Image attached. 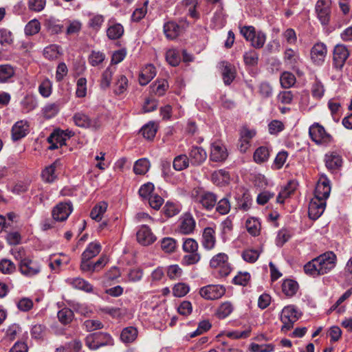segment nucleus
Listing matches in <instances>:
<instances>
[{"mask_svg":"<svg viewBox=\"0 0 352 352\" xmlns=\"http://www.w3.org/2000/svg\"><path fill=\"white\" fill-rule=\"evenodd\" d=\"M336 263V254L333 252H327L305 264L304 271L307 274L313 276L323 275L333 269Z\"/></svg>","mask_w":352,"mask_h":352,"instance_id":"1","label":"nucleus"},{"mask_svg":"<svg viewBox=\"0 0 352 352\" xmlns=\"http://www.w3.org/2000/svg\"><path fill=\"white\" fill-rule=\"evenodd\" d=\"M85 344L89 349L94 351L104 346H112L113 340L107 333L97 332L86 337Z\"/></svg>","mask_w":352,"mask_h":352,"instance_id":"2","label":"nucleus"},{"mask_svg":"<svg viewBox=\"0 0 352 352\" xmlns=\"http://www.w3.org/2000/svg\"><path fill=\"white\" fill-rule=\"evenodd\" d=\"M240 33L246 41H250L251 45L256 49L263 47L265 43L266 34L261 31L256 32L255 28L252 25L241 28Z\"/></svg>","mask_w":352,"mask_h":352,"instance_id":"3","label":"nucleus"},{"mask_svg":"<svg viewBox=\"0 0 352 352\" xmlns=\"http://www.w3.org/2000/svg\"><path fill=\"white\" fill-rule=\"evenodd\" d=\"M73 121L74 124L81 128L90 129L96 131L102 126V122L98 116L90 118L82 111H78L74 114Z\"/></svg>","mask_w":352,"mask_h":352,"instance_id":"4","label":"nucleus"},{"mask_svg":"<svg viewBox=\"0 0 352 352\" xmlns=\"http://www.w3.org/2000/svg\"><path fill=\"white\" fill-rule=\"evenodd\" d=\"M189 26V22L186 18L179 19V23L169 21L164 24L163 31L165 36L170 40L177 38L180 34Z\"/></svg>","mask_w":352,"mask_h":352,"instance_id":"5","label":"nucleus"},{"mask_svg":"<svg viewBox=\"0 0 352 352\" xmlns=\"http://www.w3.org/2000/svg\"><path fill=\"white\" fill-rule=\"evenodd\" d=\"M300 316L296 309L292 306L289 305L285 307L280 314V320L283 323L281 327V331L286 333L294 327V323L299 319Z\"/></svg>","mask_w":352,"mask_h":352,"instance_id":"6","label":"nucleus"},{"mask_svg":"<svg viewBox=\"0 0 352 352\" xmlns=\"http://www.w3.org/2000/svg\"><path fill=\"white\" fill-rule=\"evenodd\" d=\"M315 10L321 25L327 26L331 17V0H318Z\"/></svg>","mask_w":352,"mask_h":352,"instance_id":"7","label":"nucleus"},{"mask_svg":"<svg viewBox=\"0 0 352 352\" xmlns=\"http://www.w3.org/2000/svg\"><path fill=\"white\" fill-rule=\"evenodd\" d=\"M309 133L311 139L317 144L327 146L332 142V137L327 133L324 128L318 123L309 127Z\"/></svg>","mask_w":352,"mask_h":352,"instance_id":"8","label":"nucleus"},{"mask_svg":"<svg viewBox=\"0 0 352 352\" xmlns=\"http://www.w3.org/2000/svg\"><path fill=\"white\" fill-rule=\"evenodd\" d=\"M193 197L195 201L200 204L207 210L213 209L217 199V197L214 193L202 190H195L193 193Z\"/></svg>","mask_w":352,"mask_h":352,"instance_id":"9","label":"nucleus"},{"mask_svg":"<svg viewBox=\"0 0 352 352\" xmlns=\"http://www.w3.org/2000/svg\"><path fill=\"white\" fill-rule=\"evenodd\" d=\"M226 288L221 285H208L199 289V295L207 300H215L226 294Z\"/></svg>","mask_w":352,"mask_h":352,"instance_id":"10","label":"nucleus"},{"mask_svg":"<svg viewBox=\"0 0 352 352\" xmlns=\"http://www.w3.org/2000/svg\"><path fill=\"white\" fill-rule=\"evenodd\" d=\"M19 270L21 273L27 277H33L40 273V263L30 258H20Z\"/></svg>","mask_w":352,"mask_h":352,"instance_id":"11","label":"nucleus"},{"mask_svg":"<svg viewBox=\"0 0 352 352\" xmlns=\"http://www.w3.org/2000/svg\"><path fill=\"white\" fill-rule=\"evenodd\" d=\"M212 268H219V274L221 276H228L231 269L228 263V256L225 253H219L214 255L210 261Z\"/></svg>","mask_w":352,"mask_h":352,"instance_id":"12","label":"nucleus"},{"mask_svg":"<svg viewBox=\"0 0 352 352\" xmlns=\"http://www.w3.org/2000/svg\"><path fill=\"white\" fill-rule=\"evenodd\" d=\"M349 56V52L344 45H336L333 52V65L337 69H341Z\"/></svg>","mask_w":352,"mask_h":352,"instance_id":"13","label":"nucleus"},{"mask_svg":"<svg viewBox=\"0 0 352 352\" xmlns=\"http://www.w3.org/2000/svg\"><path fill=\"white\" fill-rule=\"evenodd\" d=\"M327 54V48L324 43L318 42L311 49V59L316 65H321L324 62Z\"/></svg>","mask_w":352,"mask_h":352,"instance_id":"14","label":"nucleus"},{"mask_svg":"<svg viewBox=\"0 0 352 352\" xmlns=\"http://www.w3.org/2000/svg\"><path fill=\"white\" fill-rule=\"evenodd\" d=\"M72 212L70 202H60L52 210L53 219L56 221H65Z\"/></svg>","mask_w":352,"mask_h":352,"instance_id":"15","label":"nucleus"},{"mask_svg":"<svg viewBox=\"0 0 352 352\" xmlns=\"http://www.w3.org/2000/svg\"><path fill=\"white\" fill-rule=\"evenodd\" d=\"M326 207V201L314 197L309 205L308 214L310 219H318L324 212Z\"/></svg>","mask_w":352,"mask_h":352,"instance_id":"16","label":"nucleus"},{"mask_svg":"<svg viewBox=\"0 0 352 352\" xmlns=\"http://www.w3.org/2000/svg\"><path fill=\"white\" fill-rule=\"evenodd\" d=\"M195 225L196 223L192 216L189 213H186L179 219L177 232L182 234H190L194 231Z\"/></svg>","mask_w":352,"mask_h":352,"instance_id":"17","label":"nucleus"},{"mask_svg":"<svg viewBox=\"0 0 352 352\" xmlns=\"http://www.w3.org/2000/svg\"><path fill=\"white\" fill-rule=\"evenodd\" d=\"M136 237L138 242L144 246L153 243L156 240V237L150 228L146 225H143L139 228Z\"/></svg>","mask_w":352,"mask_h":352,"instance_id":"18","label":"nucleus"},{"mask_svg":"<svg viewBox=\"0 0 352 352\" xmlns=\"http://www.w3.org/2000/svg\"><path fill=\"white\" fill-rule=\"evenodd\" d=\"M330 192V181L325 177H321L316 186L314 197L326 201Z\"/></svg>","mask_w":352,"mask_h":352,"instance_id":"19","label":"nucleus"},{"mask_svg":"<svg viewBox=\"0 0 352 352\" xmlns=\"http://www.w3.org/2000/svg\"><path fill=\"white\" fill-rule=\"evenodd\" d=\"M215 230L211 227L205 228L203 230L201 243L206 250L214 249L216 245Z\"/></svg>","mask_w":352,"mask_h":352,"instance_id":"20","label":"nucleus"},{"mask_svg":"<svg viewBox=\"0 0 352 352\" xmlns=\"http://www.w3.org/2000/svg\"><path fill=\"white\" fill-rule=\"evenodd\" d=\"M228 151L226 146L220 142H215L212 144L210 160L214 162H223L228 157Z\"/></svg>","mask_w":352,"mask_h":352,"instance_id":"21","label":"nucleus"},{"mask_svg":"<svg viewBox=\"0 0 352 352\" xmlns=\"http://www.w3.org/2000/svg\"><path fill=\"white\" fill-rule=\"evenodd\" d=\"M188 159L193 166L201 165L207 158V153L204 149L197 146L191 147L188 153Z\"/></svg>","mask_w":352,"mask_h":352,"instance_id":"22","label":"nucleus"},{"mask_svg":"<svg viewBox=\"0 0 352 352\" xmlns=\"http://www.w3.org/2000/svg\"><path fill=\"white\" fill-rule=\"evenodd\" d=\"M326 167L331 171H335L342 166V157L336 152L327 153L324 156Z\"/></svg>","mask_w":352,"mask_h":352,"instance_id":"23","label":"nucleus"},{"mask_svg":"<svg viewBox=\"0 0 352 352\" xmlns=\"http://www.w3.org/2000/svg\"><path fill=\"white\" fill-rule=\"evenodd\" d=\"M29 125L27 121L20 120L16 122L12 128V139L14 141L24 138L28 133Z\"/></svg>","mask_w":352,"mask_h":352,"instance_id":"24","label":"nucleus"},{"mask_svg":"<svg viewBox=\"0 0 352 352\" xmlns=\"http://www.w3.org/2000/svg\"><path fill=\"white\" fill-rule=\"evenodd\" d=\"M156 75V69L152 64L146 65L140 72L139 82L141 86L147 85Z\"/></svg>","mask_w":352,"mask_h":352,"instance_id":"25","label":"nucleus"},{"mask_svg":"<svg viewBox=\"0 0 352 352\" xmlns=\"http://www.w3.org/2000/svg\"><path fill=\"white\" fill-rule=\"evenodd\" d=\"M43 26L51 34H59L63 28V25L60 23V21L52 16L45 19Z\"/></svg>","mask_w":352,"mask_h":352,"instance_id":"26","label":"nucleus"},{"mask_svg":"<svg viewBox=\"0 0 352 352\" xmlns=\"http://www.w3.org/2000/svg\"><path fill=\"white\" fill-rule=\"evenodd\" d=\"M124 27L119 23L109 25L107 29V36L110 40H117L120 38L124 34Z\"/></svg>","mask_w":352,"mask_h":352,"instance_id":"27","label":"nucleus"},{"mask_svg":"<svg viewBox=\"0 0 352 352\" xmlns=\"http://www.w3.org/2000/svg\"><path fill=\"white\" fill-rule=\"evenodd\" d=\"M101 251V245L98 242L90 243L81 255V259L91 260Z\"/></svg>","mask_w":352,"mask_h":352,"instance_id":"28","label":"nucleus"},{"mask_svg":"<svg viewBox=\"0 0 352 352\" xmlns=\"http://www.w3.org/2000/svg\"><path fill=\"white\" fill-rule=\"evenodd\" d=\"M60 164L58 160H56L49 166L46 167L42 172L43 179L47 182L52 183L56 179V175L55 173L57 166Z\"/></svg>","mask_w":352,"mask_h":352,"instance_id":"29","label":"nucleus"},{"mask_svg":"<svg viewBox=\"0 0 352 352\" xmlns=\"http://www.w3.org/2000/svg\"><path fill=\"white\" fill-rule=\"evenodd\" d=\"M212 181L217 185H226L230 182V175L228 171L221 169L212 174Z\"/></svg>","mask_w":352,"mask_h":352,"instance_id":"30","label":"nucleus"},{"mask_svg":"<svg viewBox=\"0 0 352 352\" xmlns=\"http://www.w3.org/2000/svg\"><path fill=\"white\" fill-rule=\"evenodd\" d=\"M13 33L6 28H0V45L2 47H8L14 43Z\"/></svg>","mask_w":352,"mask_h":352,"instance_id":"31","label":"nucleus"},{"mask_svg":"<svg viewBox=\"0 0 352 352\" xmlns=\"http://www.w3.org/2000/svg\"><path fill=\"white\" fill-rule=\"evenodd\" d=\"M230 195H226L216 203V211L221 215L229 213L231 209Z\"/></svg>","mask_w":352,"mask_h":352,"instance_id":"32","label":"nucleus"},{"mask_svg":"<svg viewBox=\"0 0 352 352\" xmlns=\"http://www.w3.org/2000/svg\"><path fill=\"white\" fill-rule=\"evenodd\" d=\"M89 16L88 27L96 32H98L104 22V16L99 14H89Z\"/></svg>","mask_w":352,"mask_h":352,"instance_id":"33","label":"nucleus"},{"mask_svg":"<svg viewBox=\"0 0 352 352\" xmlns=\"http://www.w3.org/2000/svg\"><path fill=\"white\" fill-rule=\"evenodd\" d=\"M138 330L133 327L124 328L120 334V339L124 343L133 342L138 336Z\"/></svg>","mask_w":352,"mask_h":352,"instance_id":"34","label":"nucleus"},{"mask_svg":"<svg viewBox=\"0 0 352 352\" xmlns=\"http://www.w3.org/2000/svg\"><path fill=\"white\" fill-rule=\"evenodd\" d=\"M67 282L76 289L86 292H91L92 290L91 285L81 278H68Z\"/></svg>","mask_w":352,"mask_h":352,"instance_id":"35","label":"nucleus"},{"mask_svg":"<svg viewBox=\"0 0 352 352\" xmlns=\"http://www.w3.org/2000/svg\"><path fill=\"white\" fill-rule=\"evenodd\" d=\"M247 231L251 235L256 236L259 235L261 231V223L256 218H248L245 222Z\"/></svg>","mask_w":352,"mask_h":352,"instance_id":"36","label":"nucleus"},{"mask_svg":"<svg viewBox=\"0 0 352 352\" xmlns=\"http://www.w3.org/2000/svg\"><path fill=\"white\" fill-rule=\"evenodd\" d=\"M234 310V306L232 302L226 301L218 307L216 315L219 319H224L229 316Z\"/></svg>","mask_w":352,"mask_h":352,"instance_id":"37","label":"nucleus"},{"mask_svg":"<svg viewBox=\"0 0 352 352\" xmlns=\"http://www.w3.org/2000/svg\"><path fill=\"white\" fill-rule=\"evenodd\" d=\"M298 289V284L293 280H285L282 284L283 292L287 296H293Z\"/></svg>","mask_w":352,"mask_h":352,"instance_id":"38","label":"nucleus"},{"mask_svg":"<svg viewBox=\"0 0 352 352\" xmlns=\"http://www.w3.org/2000/svg\"><path fill=\"white\" fill-rule=\"evenodd\" d=\"M107 204L104 201H101L96 205L91 210L90 217L96 221H100L103 214L106 212L107 208Z\"/></svg>","mask_w":352,"mask_h":352,"instance_id":"39","label":"nucleus"},{"mask_svg":"<svg viewBox=\"0 0 352 352\" xmlns=\"http://www.w3.org/2000/svg\"><path fill=\"white\" fill-rule=\"evenodd\" d=\"M223 80L226 86L230 85L235 78V69L234 67L226 63L222 72Z\"/></svg>","mask_w":352,"mask_h":352,"instance_id":"40","label":"nucleus"},{"mask_svg":"<svg viewBox=\"0 0 352 352\" xmlns=\"http://www.w3.org/2000/svg\"><path fill=\"white\" fill-rule=\"evenodd\" d=\"M296 188L293 183L289 182L278 193L276 197V202L279 204H283L285 200L289 197L290 195L294 193Z\"/></svg>","mask_w":352,"mask_h":352,"instance_id":"41","label":"nucleus"},{"mask_svg":"<svg viewBox=\"0 0 352 352\" xmlns=\"http://www.w3.org/2000/svg\"><path fill=\"white\" fill-rule=\"evenodd\" d=\"M105 58L104 53L100 51L92 50L88 56V62L91 66L96 67L102 64Z\"/></svg>","mask_w":352,"mask_h":352,"instance_id":"42","label":"nucleus"},{"mask_svg":"<svg viewBox=\"0 0 352 352\" xmlns=\"http://www.w3.org/2000/svg\"><path fill=\"white\" fill-rule=\"evenodd\" d=\"M57 317L59 322L63 324H69L74 319V314L72 309L63 308L58 311Z\"/></svg>","mask_w":352,"mask_h":352,"instance_id":"43","label":"nucleus"},{"mask_svg":"<svg viewBox=\"0 0 352 352\" xmlns=\"http://www.w3.org/2000/svg\"><path fill=\"white\" fill-rule=\"evenodd\" d=\"M22 110L25 113H29L36 108L37 102L35 98L31 95H27L21 102Z\"/></svg>","mask_w":352,"mask_h":352,"instance_id":"44","label":"nucleus"},{"mask_svg":"<svg viewBox=\"0 0 352 352\" xmlns=\"http://www.w3.org/2000/svg\"><path fill=\"white\" fill-rule=\"evenodd\" d=\"M190 160L186 155H179L175 157L173 166L175 170L180 171L189 166Z\"/></svg>","mask_w":352,"mask_h":352,"instance_id":"45","label":"nucleus"},{"mask_svg":"<svg viewBox=\"0 0 352 352\" xmlns=\"http://www.w3.org/2000/svg\"><path fill=\"white\" fill-rule=\"evenodd\" d=\"M47 142H55L59 146L65 145L66 138L64 137V131L60 129L54 130L47 138Z\"/></svg>","mask_w":352,"mask_h":352,"instance_id":"46","label":"nucleus"},{"mask_svg":"<svg viewBox=\"0 0 352 352\" xmlns=\"http://www.w3.org/2000/svg\"><path fill=\"white\" fill-rule=\"evenodd\" d=\"M156 132L157 126L153 122L145 124L140 130V133L147 140H152L155 136Z\"/></svg>","mask_w":352,"mask_h":352,"instance_id":"47","label":"nucleus"},{"mask_svg":"<svg viewBox=\"0 0 352 352\" xmlns=\"http://www.w3.org/2000/svg\"><path fill=\"white\" fill-rule=\"evenodd\" d=\"M295 76L288 72H283L280 77V82L282 88H291L296 83Z\"/></svg>","mask_w":352,"mask_h":352,"instance_id":"48","label":"nucleus"},{"mask_svg":"<svg viewBox=\"0 0 352 352\" xmlns=\"http://www.w3.org/2000/svg\"><path fill=\"white\" fill-rule=\"evenodd\" d=\"M150 162L142 158L137 160L133 166V171L136 175H144L149 169Z\"/></svg>","mask_w":352,"mask_h":352,"instance_id":"49","label":"nucleus"},{"mask_svg":"<svg viewBox=\"0 0 352 352\" xmlns=\"http://www.w3.org/2000/svg\"><path fill=\"white\" fill-rule=\"evenodd\" d=\"M161 248L166 253H173L176 250L177 241L171 237H165L161 241Z\"/></svg>","mask_w":352,"mask_h":352,"instance_id":"50","label":"nucleus"},{"mask_svg":"<svg viewBox=\"0 0 352 352\" xmlns=\"http://www.w3.org/2000/svg\"><path fill=\"white\" fill-rule=\"evenodd\" d=\"M270 151L266 146L258 147L254 153V160L256 163H263L268 160Z\"/></svg>","mask_w":352,"mask_h":352,"instance_id":"51","label":"nucleus"},{"mask_svg":"<svg viewBox=\"0 0 352 352\" xmlns=\"http://www.w3.org/2000/svg\"><path fill=\"white\" fill-rule=\"evenodd\" d=\"M148 0H145L140 8H137L131 15V20L134 22L140 21L147 13Z\"/></svg>","mask_w":352,"mask_h":352,"instance_id":"52","label":"nucleus"},{"mask_svg":"<svg viewBox=\"0 0 352 352\" xmlns=\"http://www.w3.org/2000/svg\"><path fill=\"white\" fill-rule=\"evenodd\" d=\"M14 74V68L9 65H0V82H5Z\"/></svg>","mask_w":352,"mask_h":352,"instance_id":"53","label":"nucleus"},{"mask_svg":"<svg viewBox=\"0 0 352 352\" xmlns=\"http://www.w3.org/2000/svg\"><path fill=\"white\" fill-rule=\"evenodd\" d=\"M41 29L39 21L34 19L29 21L25 27V33L26 35L32 36L37 34Z\"/></svg>","mask_w":352,"mask_h":352,"instance_id":"54","label":"nucleus"},{"mask_svg":"<svg viewBox=\"0 0 352 352\" xmlns=\"http://www.w3.org/2000/svg\"><path fill=\"white\" fill-rule=\"evenodd\" d=\"M258 54L253 50L245 52L243 54V60L246 65L255 66L258 64Z\"/></svg>","mask_w":352,"mask_h":352,"instance_id":"55","label":"nucleus"},{"mask_svg":"<svg viewBox=\"0 0 352 352\" xmlns=\"http://www.w3.org/2000/svg\"><path fill=\"white\" fill-rule=\"evenodd\" d=\"M158 106V102L153 94L145 99L142 109L144 113H148L155 111Z\"/></svg>","mask_w":352,"mask_h":352,"instance_id":"56","label":"nucleus"},{"mask_svg":"<svg viewBox=\"0 0 352 352\" xmlns=\"http://www.w3.org/2000/svg\"><path fill=\"white\" fill-rule=\"evenodd\" d=\"M201 259V255L199 252H191L186 254L182 258V264L184 265H191L197 263Z\"/></svg>","mask_w":352,"mask_h":352,"instance_id":"57","label":"nucleus"},{"mask_svg":"<svg viewBox=\"0 0 352 352\" xmlns=\"http://www.w3.org/2000/svg\"><path fill=\"white\" fill-rule=\"evenodd\" d=\"M260 254L261 252L258 250L249 249L243 251L242 257L245 261L253 263L258 260Z\"/></svg>","mask_w":352,"mask_h":352,"instance_id":"58","label":"nucleus"},{"mask_svg":"<svg viewBox=\"0 0 352 352\" xmlns=\"http://www.w3.org/2000/svg\"><path fill=\"white\" fill-rule=\"evenodd\" d=\"M198 247L197 242L191 238L185 239L182 245L183 250L188 253L198 252Z\"/></svg>","mask_w":352,"mask_h":352,"instance_id":"59","label":"nucleus"},{"mask_svg":"<svg viewBox=\"0 0 352 352\" xmlns=\"http://www.w3.org/2000/svg\"><path fill=\"white\" fill-rule=\"evenodd\" d=\"M189 290L190 288L187 284L179 283L173 288V294L176 297H183L188 293Z\"/></svg>","mask_w":352,"mask_h":352,"instance_id":"60","label":"nucleus"},{"mask_svg":"<svg viewBox=\"0 0 352 352\" xmlns=\"http://www.w3.org/2000/svg\"><path fill=\"white\" fill-rule=\"evenodd\" d=\"M250 349L252 352H272L274 349V346L272 344H258L252 343L250 346Z\"/></svg>","mask_w":352,"mask_h":352,"instance_id":"61","label":"nucleus"},{"mask_svg":"<svg viewBox=\"0 0 352 352\" xmlns=\"http://www.w3.org/2000/svg\"><path fill=\"white\" fill-rule=\"evenodd\" d=\"M58 111V106L56 104H47L43 109V114L46 119L54 117Z\"/></svg>","mask_w":352,"mask_h":352,"instance_id":"62","label":"nucleus"},{"mask_svg":"<svg viewBox=\"0 0 352 352\" xmlns=\"http://www.w3.org/2000/svg\"><path fill=\"white\" fill-rule=\"evenodd\" d=\"M58 47L54 45H51L44 48L43 55L45 58L48 60H54L58 58L59 52L58 50Z\"/></svg>","mask_w":352,"mask_h":352,"instance_id":"63","label":"nucleus"},{"mask_svg":"<svg viewBox=\"0 0 352 352\" xmlns=\"http://www.w3.org/2000/svg\"><path fill=\"white\" fill-rule=\"evenodd\" d=\"M284 128L283 123L278 120H274L268 124L269 133L272 135H277L283 131Z\"/></svg>","mask_w":352,"mask_h":352,"instance_id":"64","label":"nucleus"}]
</instances>
